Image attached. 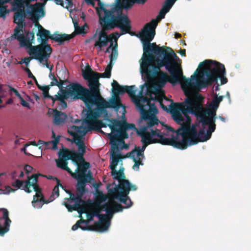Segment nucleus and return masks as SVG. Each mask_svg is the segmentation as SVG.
Wrapping results in <instances>:
<instances>
[{
	"mask_svg": "<svg viewBox=\"0 0 251 251\" xmlns=\"http://www.w3.org/2000/svg\"><path fill=\"white\" fill-rule=\"evenodd\" d=\"M85 88L78 83H73L68 86V88L65 89H61V93H58L54 96V101H58V105L59 108L64 109L67 107V102L65 100L69 98L70 97H73L75 99H80L82 100L81 97H83L85 92Z\"/></svg>",
	"mask_w": 251,
	"mask_h": 251,
	"instance_id": "9",
	"label": "nucleus"
},
{
	"mask_svg": "<svg viewBox=\"0 0 251 251\" xmlns=\"http://www.w3.org/2000/svg\"><path fill=\"white\" fill-rule=\"evenodd\" d=\"M102 209L103 208H101V205H96V208L91 210L94 214L93 215L99 218V221L95 223L94 227L95 230L100 232L106 231L108 229L110 224V220L106 215L100 214Z\"/></svg>",
	"mask_w": 251,
	"mask_h": 251,
	"instance_id": "19",
	"label": "nucleus"
},
{
	"mask_svg": "<svg viewBox=\"0 0 251 251\" xmlns=\"http://www.w3.org/2000/svg\"><path fill=\"white\" fill-rule=\"evenodd\" d=\"M151 130L153 129H151ZM140 134L142 138L141 141L143 144H146V145H149V144H151V143H155L154 142V139H152L151 137L153 136L151 135V133L148 132V131H146V132H142V130H141V132Z\"/></svg>",
	"mask_w": 251,
	"mask_h": 251,
	"instance_id": "35",
	"label": "nucleus"
},
{
	"mask_svg": "<svg viewBox=\"0 0 251 251\" xmlns=\"http://www.w3.org/2000/svg\"><path fill=\"white\" fill-rule=\"evenodd\" d=\"M38 36H40L41 39L45 38H50L56 42L59 43L60 45L62 44L65 41H69L74 37V35H68L66 34H59L54 33L53 35H51L50 31L44 28L39 30L37 33Z\"/></svg>",
	"mask_w": 251,
	"mask_h": 251,
	"instance_id": "21",
	"label": "nucleus"
},
{
	"mask_svg": "<svg viewBox=\"0 0 251 251\" xmlns=\"http://www.w3.org/2000/svg\"><path fill=\"white\" fill-rule=\"evenodd\" d=\"M157 65L151 64L147 66L140 67L141 73L145 74L148 79L157 76L154 80V85L158 88H163L167 82L173 86L181 83L185 95H187L188 88H193V79L186 78L183 74L180 64L175 59L169 60L165 59L156 60Z\"/></svg>",
	"mask_w": 251,
	"mask_h": 251,
	"instance_id": "1",
	"label": "nucleus"
},
{
	"mask_svg": "<svg viewBox=\"0 0 251 251\" xmlns=\"http://www.w3.org/2000/svg\"><path fill=\"white\" fill-rule=\"evenodd\" d=\"M81 98L88 108L85 119L88 126L87 131L99 130L101 127H106L98 119L105 108L117 107L115 100L107 102L100 95L91 92L88 88L85 89L84 95Z\"/></svg>",
	"mask_w": 251,
	"mask_h": 251,
	"instance_id": "4",
	"label": "nucleus"
},
{
	"mask_svg": "<svg viewBox=\"0 0 251 251\" xmlns=\"http://www.w3.org/2000/svg\"><path fill=\"white\" fill-rule=\"evenodd\" d=\"M141 119L145 121L146 125L141 128L142 132L148 131L149 128L158 125L160 122L155 115L158 113V109L155 104H152L150 107L140 111Z\"/></svg>",
	"mask_w": 251,
	"mask_h": 251,
	"instance_id": "15",
	"label": "nucleus"
},
{
	"mask_svg": "<svg viewBox=\"0 0 251 251\" xmlns=\"http://www.w3.org/2000/svg\"><path fill=\"white\" fill-rule=\"evenodd\" d=\"M34 57H25L24 58L23 60V62L25 63V64L27 66L28 65L30 60H31V59H34L33 58Z\"/></svg>",
	"mask_w": 251,
	"mask_h": 251,
	"instance_id": "63",
	"label": "nucleus"
},
{
	"mask_svg": "<svg viewBox=\"0 0 251 251\" xmlns=\"http://www.w3.org/2000/svg\"><path fill=\"white\" fill-rule=\"evenodd\" d=\"M86 132L81 126H80V129H78L76 133L79 136L80 139H82V138L85 135Z\"/></svg>",
	"mask_w": 251,
	"mask_h": 251,
	"instance_id": "51",
	"label": "nucleus"
},
{
	"mask_svg": "<svg viewBox=\"0 0 251 251\" xmlns=\"http://www.w3.org/2000/svg\"><path fill=\"white\" fill-rule=\"evenodd\" d=\"M56 166L58 168L67 171L69 174L72 173V170L68 167V160L63 159L58 157L55 159Z\"/></svg>",
	"mask_w": 251,
	"mask_h": 251,
	"instance_id": "37",
	"label": "nucleus"
},
{
	"mask_svg": "<svg viewBox=\"0 0 251 251\" xmlns=\"http://www.w3.org/2000/svg\"><path fill=\"white\" fill-rule=\"evenodd\" d=\"M107 190V193L103 194L100 189H95L96 191L94 194L95 205L100 206L101 203L106 201V200L108 201V202H110L111 200H114V191L119 190V189Z\"/></svg>",
	"mask_w": 251,
	"mask_h": 251,
	"instance_id": "25",
	"label": "nucleus"
},
{
	"mask_svg": "<svg viewBox=\"0 0 251 251\" xmlns=\"http://www.w3.org/2000/svg\"><path fill=\"white\" fill-rule=\"evenodd\" d=\"M111 175L113 178L118 181L117 185L115 184L113 188H136L134 185H133L126 179H125V176L123 170L121 169L119 171L114 170L111 171Z\"/></svg>",
	"mask_w": 251,
	"mask_h": 251,
	"instance_id": "23",
	"label": "nucleus"
},
{
	"mask_svg": "<svg viewBox=\"0 0 251 251\" xmlns=\"http://www.w3.org/2000/svg\"><path fill=\"white\" fill-rule=\"evenodd\" d=\"M182 130H183V134L187 147L197 144L200 142L205 141L203 140L205 139L206 135L204 128L200 129L198 132L196 125H187L183 127Z\"/></svg>",
	"mask_w": 251,
	"mask_h": 251,
	"instance_id": "13",
	"label": "nucleus"
},
{
	"mask_svg": "<svg viewBox=\"0 0 251 251\" xmlns=\"http://www.w3.org/2000/svg\"><path fill=\"white\" fill-rule=\"evenodd\" d=\"M115 212H121L125 208V206L122 205L121 204L115 201V200H111L109 202Z\"/></svg>",
	"mask_w": 251,
	"mask_h": 251,
	"instance_id": "42",
	"label": "nucleus"
},
{
	"mask_svg": "<svg viewBox=\"0 0 251 251\" xmlns=\"http://www.w3.org/2000/svg\"><path fill=\"white\" fill-rule=\"evenodd\" d=\"M131 190V189H119V190L114 191V192L115 194H123L124 195L126 196V197H128V195Z\"/></svg>",
	"mask_w": 251,
	"mask_h": 251,
	"instance_id": "52",
	"label": "nucleus"
},
{
	"mask_svg": "<svg viewBox=\"0 0 251 251\" xmlns=\"http://www.w3.org/2000/svg\"><path fill=\"white\" fill-rule=\"evenodd\" d=\"M146 95L149 97V98H148L149 101V105L154 104V103H151V100L158 101L160 106L164 110L167 112L169 111L167 107L164 105L163 103V99H165L166 100H169L165 96L156 92L154 88L150 86H147Z\"/></svg>",
	"mask_w": 251,
	"mask_h": 251,
	"instance_id": "22",
	"label": "nucleus"
},
{
	"mask_svg": "<svg viewBox=\"0 0 251 251\" xmlns=\"http://www.w3.org/2000/svg\"><path fill=\"white\" fill-rule=\"evenodd\" d=\"M77 193L76 195H75L73 193L70 189H64V190L68 194L70 195V198L68 199V200H71L72 201H75V203L72 205L68 204L67 202H64V205L68 209V210L70 212H72L73 210H77L80 209L81 210H84L85 208L81 204L82 202L83 204L85 203L84 201L81 200L82 195L88 191V189H76Z\"/></svg>",
	"mask_w": 251,
	"mask_h": 251,
	"instance_id": "18",
	"label": "nucleus"
},
{
	"mask_svg": "<svg viewBox=\"0 0 251 251\" xmlns=\"http://www.w3.org/2000/svg\"><path fill=\"white\" fill-rule=\"evenodd\" d=\"M132 4L137 3L139 4H144L147 0H129Z\"/></svg>",
	"mask_w": 251,
	"mask_h": 251,
	"instance_id": "62",
	"label": "nucleus"
},
{
	"mask_svg": "<svg viewBox=\"0 0 251 251\" xmlns=\"http://www.w3.org/2000/svg\"><path fill=\"white\" fill-rule=\"evenodd\" d=\"M94 215V214L91 211H90V212H89L87 213V217L88 221H91L93 220V218H94V217L95 216V215Z\"/></svg>",
	"mask_w": 251,
	"mask_h": 251,
	"instance_id": "61",
	"label": "nucleus"
},
{
	"mask_svg": "<svg viewBox=\"0 0 251 251\" xmlns=\"http://www.w3.org/2000/svg\"><path fill=\"white\" fill-rule=\"evenodd\" d=\"M58 157L63 159L72 160L74 163H76L75 155L73 154V150H70L66 148L60 149L58 152Z\"/></svg>",
	"mask_w": 251,
	"mask_h": 251,
	"instance_id": "30",
	"label": "nucleus"
},
{
	"mask_svg": "<svg viewBox=\"0 0 251 251\" xmlns=\"http://www.w3.org/2000/svg\"><path fill=\"white\" fill-rule=\"evenodd\" d=\"M112 125H109V127L114 135L112 136L113 140H116V137L120 136L121 140L128 138V134L126 132L128 129H135V126L134 124H128L125 120H118L116 119L111 121Z\"/></svg>",
	"mask_w": 251,
	"mask_h": 251,
	"instance_id": "14",
	"label": "nucleus"
},
{
	"mask_svg": "<svg viewBox=\"0 0 251 251\" xmlns=\"http://www.w3.org/2000/svg\"><path fill=\"white\" fill-rule=\"evenodd\" d=\"M3 217L0 218V236H3L9 230L11 220L8 217L9 212L6 209L2 208Z\"/></svg>",
	"mask_w": 251,
	"mask_h": 251,
	"instance_id": "28",
	"label": "nucleus"
},
{
	"mask_svg": "<svg viewBox=\"0 0 251 251\" xmlns=\"http://www.w3.org/2000/svg\"><path fill=\"white\" fill-rule=\"evenodd\" d=\"M114 200H118L121 203H123L126 205L125 208H129L133 205V202L129 197H126L123 194H115L113 196Z\"/></svg>",
	"mask_w": 251,
	"mask_h": 251,
	"instance_id": "31",
	"label": "nucleus"
},
{
	"mask_svg": "<svg viewBox=\"0 0 251 251\" xmlns=\"http://www.w3.org/2000/svg\"><path fill=\"white\" fill-rule=\"evenodd\" d=\"M144 85L141 86V90L139 91L138 95L136 96L135 95L132 100L140 111L150 107V106H151V105H149V101L148 98L144 96Z\"/></svg>",
	"mask_w": 251,
	"mask_h": 251,
	"instance_id": "27",
	"label": "nucleus"
},
{
	"mask_svg": "<svg viewBox=\"0 0 251 251\" xmlns=\"http://www.w3.org/2000/svg\"><path fill=\"white\" fill-rule=\"evenodd\" d=\"M126 157H130L133 159V162H134V164L132 168L134 170L138 171L139 170V166L140 165H143L142 163V158L139 157V158L137 159V157L135 156V151H131L129 152H128L126 154Z\"/></svg>",
	"mask_w": 251,
	"mask_h": 251,
	"instance_id": "36",
	"label": "nucleus"
},
{
	"mask_svg": "<svg viewBox=\"0 0 251 251\" xmlns=\"http://www.w3.org/2000/svg\"><path fill=\"white\" fill-rule=\"evenodd\" d=\"M168 12L166 10L162 8V9L160 10L158 15L157 17L158 19H163L165 17L166 14Z\"/></svg>",
	"mask_w": 251,
	"mask_h": 251,
	"instance_id": "55",
	"label": "nucleus"
},
{
	"mask_svg": "<svg viewBox=\"0 0 251 251\" xmlns=\"http://www.w3.org/2000/svg\"><path fill=\"white\" fill-rule=\"evenodd\" d=\"M132 151H135V157H138V158H139V157L143 158L144 157L143 152L141 151L140 147H138L137 149Z\"/></svg>",
	"mask_w": 251,
	"mask_h": 251,
	"instance_id": "48",
	"label": "nucleus"
},
{
	"mask_svg": "<svg viewBox=\"0 0 251 251\" xmlns=\"http://www.w3.org/2000/svg\"><path fill=\"white\" fill-rule=\"evenodd\" d=\"M24 169H25V172L27 174H28L31 172V171L33 169V168L30 165H26Z\"/></svg>",
	"mask_w": 251,
	"mask_h": 251,
	"instance_id": "64",
	"label": "nucleus"
},
{
	"mask_svg": "<svg viewBox=\"0 0 251 251\" xmlns=\"http://www.w3.org/2000/svg\"><path fill=\"white\" fill-rule=\"evenodd\" d=\"M118 55V50H112V52L111 54L110 55V59L111 61H112L113 60H115L117 59Z\"/></svg>",
	"mask_w": 251,
	"mask_h": 251,
	"instance_id": "54",
	"label": "nucleus"
},
{
	"mask_svg": "<svg viewBox=\"0 0 251 251\" xmlns=\"http://www.w3.org/2000/svg\"><path fill=\"white\" fill-rule=\"evenodd\" d=\"M39 89L43 91V94L44 97L50 99L52 100L53 102H54V97L50 96L49 94V91L50 86L47 85L43 86L41 88L39 87Z\"/></svg>",
	"mask_w": 251,
	"mask_h": 251,
	"instance_id": "44",
	"label": "nucleus"
},
{
	"mask_svg": "<svg viewBox=\"0 0 251 251\" xmlns=\"http://www.w3.org/2000/svg\"><path fill=\"white\" fill-rule=\"evenodd\" d=\"M74 142L78 147V152L73 150V154L75 155L76 162L79 160H83V156L86 152V146L83 140L78 138L74 140Z\"/></svg>",
	"mask_w": 251,
	"mask_h": 251,
	"instance_id": "29",
	"label": "nucleus"
},
{
	"mask_svg": "<svg viewBox=\"0 0 251 251\" xmlns=\"http://www.w3.org/2000/svg\"><path fill=\"white\" fill-rule=\"evenodd\" d=\"M25 71L27 73L28 77L29 78H32L33 79H35V77L33 75L30 70L29 68H26L25 69Z\"/></svg>",
	"mask_w": 251,
	"mask_h": 251,
	"instance_id": "60",
	"label": "nucleus"
},
{
	"mask_svg": "<svg viewBox=\"0 0 251 251\" xmlns=\"http://www.w3.org/2000/svg\"><path fill=\"white\" fill-rule=\"evenodd\" d=\"M183 130L182 132H176V136L180 135L182 139L178 141L177 138L173 136L172 138H166L164 136L160 130L156 129L155 130H151V135L152 136H156L159 138V139H154V143H159L164 145H170L175 148L180 150H184L187 148V145H186L184 136H183Z\"/></svg>",
	"mask_w": 251,
	"mask_h": 251,
	"instance_id": "12",
	"label": "nucleus"
},
{
	"mask_svg": "<svg viewBox=\"0 0 251 251\" xmlns=\"http://www.w3.org/2000/svg\"><path fill=\"white\" fill-rule=\"evenodd\" d=\"M84 30V26H80L79 25L76 29L75 30V34H85L86 32Z\"/></svg>",
	"mask_w": 251,
	"mask_h": 251,
	"instance_id": "53",
	"label": "nucleus"
},
{
	"mask_svg": "<svg viewBox=\"0 0 251 251\" xmlns=\"http://www.w3.org/2000/svg\"><path fill=\"white\" fill-rule=\"evenodd\" d=\"M25 13L24 10L19 9L16 12L14 16V22L22 28L25 25L24 21Z\"/></svg>",
	"mask_w": 251,
	"mask_h": 251,
	"instance_id": "32",
	"label": "nucleus"
},
{
	"mask_svg": "<svg viewBox=\"0 0 251 251\" xmlns=\"http://www.w3.org/2000/svg\"><path fill=\"white\" fill-rule=\"evenodd\" d=\"M79 129H80V126H73L70 128V129L68 130L69 133L73 137L74 140H76V139L78 138L80 139V137L76 133Z\"/></svg>",
	"mask_w": 251,
	"mask_h": 251,
	"instance_id": "43",
	"label": "nucleus"
},
{
	"mask_svg": "<svg viewBox=\"0 0 251 251\" xmlns=\"http://www.w3.org/2000/svg\"><path fill=\"white\" fill-rule=\"evenodd\" d=\"M49 178L52 179L56 182V185H55L54 186L53 188L57 189V188H59V187H61L62 188H64V187L63 186V185L61 184L58 178H57L56 177H54L52 176H50Z\"/></svg>",
	"mask_w": 251,
	"mask_h": 251,
	"instance_id": "49",
	"label": "nucleus"
},
{
	"mask_svg": "<svg viewBox=\"0 0 251 251\" xmlns=\"http://www.w3.org/2000/svg\"><path fill=\"white\" fill-rule=\"evenodd\" d=\"M77 168L74 173H70L71 176L77 181L76 188H86L87 183H91L94 180L92 173L90 171L86 173L87 170L90 167V164L83 160H79L76 163H74Z\"/></svg>",
	"mask_w": 251,
	"mask_h": 251,
	"instance_id": "8",
	"label": "nucleus"
},
{
	"mask_svg": "<svg viewBox=\"0 0 251 251\" xmlns=\"http://www.w3.org/2000/svg\"><path fill=\"white\" fill-rule=\"evenodd\" d=\"M192 112L203 126H208V129L207 130L205 138L203 140L207 141L209 140L211 138L212 133L214 131L216 128V116L210 117L209 115H207V114L198 113V111H192Z\"/></svg>",
	"mask_w": 251,
	"mask_h": 251,
	"instance_id": "17",
	"label": "nucleus"
},
{
	"mask_svg": "<svg viewBox=\"0 0 251 251\" xmlns=\"http://www.w3.org/2000/svg\"><path fill=\"white\" fill-rule=\"evenodd\" d=\"M168 101H171L169 106L173 119L177 124L181 125V127L177 131L182 132V128L185 126L191 125V119L188 114L194 115L192 112L193 110H195L193 97H187L182 102L174 103L170 99Z\"/></svg>",
	"mask_w": 251,
	"mask_h": 251,
	"instance_id": "7",
	"label": "nucleus"
},
{
	"mask_svg": "<svg viewBox=\"0 0 251 251\" xmlns=\"http://www.w3.org/2000/svg\"><path fill=\"white\" fill-rule=\"evenodd\" d=\"M111 74V71L106 69L103 73L94 72L89 65L86 67L85 70H82V76L84 79L88 81L89 91L99 95H100L99 89L100 85L99 78L100 77L110 78Z\"/></svg>",
	"mask_w": 251,
	"mask_h": 251,
	"instance_id": "10",
	"label": "nucleus"
},
{
	"mask_svg": "<svg viewBox=\"0 0 251 251\" xmlns=\"http://www.w3.org/2000/svg\"><path fill=\"white\" fill-rule=\"evenodd\" d=\"M176 0H166L162 8L169 12Z\"/></svg>",
	"mask_w": 251,
	"mask_h": 251,
	"instance_id": "46",
	"label": "nucleus"
},
{
	"mask_svg": "<svg viewBox=\"0 0 251 251\" xmlns=\"http://www.w3.org/2000/svg\"><path fill=\"white\" fill-rule=\"evenodd\" d=\"M40 176V174H33L31 176H27L28 179L26 181L17 179L12 182V186L17 188H20L24 185L23 188H29L30 186L33 187V188H40L37 184L38 177Z\"/></svg>",
	"mask_w": 251,
	"mask_h": 251,
	"instance_id": "24",
	"label": "nucleus"
},
{
	"mask_svg": "<svg viewBox=\"0 0 251 251\" xmlns=\"http://www.w3.org/2000/svg\"><path fill=\"white\" fill-rule=\"evenodd\" d=\"M111 158L110 159V162L116 164V165H117L119 159L123 157L121 156V154L119 153V149L116 144H113V146L111 147Z\"/></svg>",
	"mask_w": 251,
	"mask_h": 251,
	"instance_id": "33",
	"label": "nucleus"
},
{
	"mask_svg": "<svg viewBox=\"0 0 251 251\" xmlns=\"http://www.w3.org/2000/svg\"><path fill=\"white\" fill-rule=\"evenodd\" d=\"M114 133H113L112 132L108 134V137H109V138L110 139V144H111V147L113 146V144L115 143V144H116V145H117V147L119 148V147H118L119 144L118 143H119L123 144V145L122 147L121 148L122 149L128 148V145L127 144H125L124 140H123V141H122L121 140V138L120 136H117L116 137V140H113V138H112L113 137L112 136H114Z\"/></svg>",
	"mask_w": 251,
	"mask_h": 251,
	"instance_id": "38",
	"label": "nucleus"
},
{
	"mask_svg": "<svg viewBox=\"0 0 251 251\" xmlns=\"http://www.w3.org/2000/svg\"><path fill=\"white\" fill-rule=\"evenodd\" d=\"M86 132L81 126H80V129H78L76 133L79 136L80 139H82V138L85 135Z\"/></svg>",
	"mask_w": 251,
	"mask_h": 251,
	"instance_id": "50",
	"label": "nucleus"
},
{
	"mask_svg": "<svg viewBox=\"0 0 251 251\" xmlns=\"http://www.w3.org/2000/svg\"><path fill=\"white\" fill-rule=\"evenodd\" d=\"M110 206L111 205L109 202H105L101 205V208L104 209L107 215L106 216L111 218L115 212L112 207H111Z\"/></svg>",
	"mask_w": 251,
	"mask_h": 251,
	"instance_id": "40",
	"label": "nucleus"
},
{
	"mask_svg": "<svg viewBox=\"0 0 251 251\" xmlns=\"http://www.w3.org/2000/svg\"><path fill=\"white\" fill-rule=\"evenodd\" d=\"M22 31L18 27L14 29V33L13 36L20 42L21 47H25L29 48L28 53L30 55H34L35 59L38 60L40 62H42L43 58H46V60L49 59L52 52V49L50 45L48 44L49 38L41 39V44L37 46H32V41L34 40V33L33 32H28L24 36L21 33Z\"/></svg>",
	"mask_w": 251,
	"mask_h": 251,
	"instance_id": "6",
	"label": "nucleus"
},
{
	"mask_svg": "<svg viewBox=\"0 0 251 251\" xmlns=\"http://www.w3.org/2000/svg\"><path fill=\"white\" fill-rule=\"evenodd\" d=\"M67 118V115L64 113L58 111L57 110H54L53 122L56 125L63 123Z\"/></svg>",
	"mask_w": 251,
	"mask_h": 251,
	"instance_id": "34",
	"label": "nucleus"
},
{
	"mask_svg": "<svg viewBox=\"0 0 251 251\" xmlns=\"http://www.w3.org/2000/svg\"><path fill=\"white\" fill-rule=\"evenodd\" d=\"M54 192H52L51 195L48 200H46L42 192V189H34L36 192L35 195L33 197L32 201V205L34 208H41L44 204L49 203L52 201L56 198L59 196V189H52Z\"/></svg>",
	"mask_w": 251,
	"mask_h": 251,
	"instance_id": "20",
	"label": "nucleus"
},
{
	"mask_svg": "<svg viewBox=\"0 0 251 251\" xmlns=\"http://www.w3.org/2000/svg\"><path fill=\"white\" fill-rule=\"evenodd\" d=\"M59 142V136L58 137L55 138L51 142H49L50 143H52L53 144L52 149L56 150L57 149V144Z\"/></svg>",
	"mask_w": 251,
	"mask_h": 251,
	"instance_id": "56",
	"label": "nucleus"
},
{
	"mask_svg": "<svg viewBox=\"0 0 251 251\" xmlns=\"http://www.w3.org/2000/svg\"><path fill=\"white\" fill-rule=\"evenodd\" d=\"M17 189H0V194H9L10 192H14Z\"/></svg>",
	"mask_w": 251,
	"mask_h": 251,
	"instance_id": "58",
	"label": "nucleus"
},
{
	"mask_svg": "<svg viewBox=\"0 0 251 251\" xmlns=\"http://www.w3.org/2000/svg\"><path fill=\"white\" fill-rule=\"evenodd\" d=\"M112 92L114 95V98L110 100H115L117 103V107H113L116 110H118L121 107H123L124 109L125 107L121 103L120 98L119 96L120 94H123L126 93V86L120 85L118 82L115 80H113L112 83Z\"/></svg>",
	"mask_w": 251,
	"mask_h": 251,
	"instance_id": "26",
	"label": "nucleus"
},
{
	"mask_svg": "<svg viewBox=\"0 0 251 251\" xmlns=\"http://www.w3.org/2000/svg\"><path fill=\"white\" fill-rule=\"evenodd\" d=\"M226 71L225 66L218 62L211 60H205L201 62L195 73L191 76V79H196L193 82V88L200 90L213 83L218 82L220 78L222 84L227 82L226 77Z\"/></svg>",
	"mask_w": 251,
	"mask_h": 251,
	"instance_id": "5",
	"label": "nucleus"
},
{
	"mask_svg": "<svg viewBox=\"0 0 251 251\" xmlns=\"http://www.w3.org/2000/svg\"><path fill=\"white\" fill-rule=\"evenodd\" d=\"M9 91L10 92H13L15 95L19 99H20L21 98H22V97L21 96V95H20V94L19 93V92L17 91V90H16L15 88L11 87V86H9Z\"/></svg>",
	"mask_w": 251,
	"mask_h": 251,
	"instance_id": "57",
	"label": "nucleus"
},
{
	"mask_svg": "<svg viewBox=\"0 0 251 251\" xmlns=\"http://www.w3.org/2000/svg\"><path fill=\"white\" fill-rule=\"evenodd\" d=\"M158 22L156 20H151L150 22L144 25L138 34V37L140 38L142 43L144 52L140 67L153 64L155 59L154 54L162 57L161 59L167 58L168 61L178 58L171 48L166 46L159 47L155 43H151L155 35V28Z\"/></svg>",
	"mask_w": 251,
	"mask_h": 251,
	"instance_id": "3",
	"label": "nucleus"
},
{
	"mask_svg": "<svg viewBox=\"0 0 251 251\" xmlns=\"http://www.w3.org/2000/svg\"><path fill=\"white\" fill-rule=\"evenodd\" d=\"M224 96L218 97L216 94L209 107L205 109L203 106V97L200 94H196L193 97L195 106L194 111H198V113L207 114L210 117L216 116V111L219 107L220 103L223 100Z\"/></svg>",
	"mask_w": 251,
	"mask_h": 251,
	"instance_id": "11",
	"label": "nucleus"
},
{
	"mask_svg": "<svg viewBox=\"0 0 251 251\" xmlns=\"http://www.w3.org/2000/svg\"><path fill=\"white\" fill-rule=\"evenodd\" d=\"M49 77L50 78L52 79V81L50 82V86H53V85H56L57 86L60 90V91L61 92V89H63L62 88L63 87V81L60 79V82H59L56 78V77L54 76L53 74H52L51 73H50L49 75Z\"/></svg>",
	"mask_w": 251,
	"mask_h": 251,
	"instance_id": "39",
	"label": "nucleus"
},
{
	"mask_svg": "<svg viewBox=\"0 0 251 251\" xmlns=\"http://www.w3.org/2000/svg\"><path fill=\"white\" fill-rule=\"evenodd\" d=\"M9 10L7 9L6 6H0V17L3 19L5 18L6 15L8 14Z\"/></svg>",
	"mask_w": 251,
	"mask_h": 251,
	"instance_id": "47",
	"label": "nucleus"
},
{
	"mask_svg": "<svg viewBox=\"0 0 251 251\" xmlns=\"http://www.w3.org/2000/svg\"><path fill=\"white\" fill-rule=\"evenodd\" d=\"M20 101H21V104H22V106H24V107H25L26 108H30V104L27 102L23 98H21L20 99Z\"/></svg>",
	"mask_w": 251,
	"mask_h": 251,
	"instance_id": "59",
	"label": "nucleus"
},
{
	"mask_svg": "<svg viewBox=\"0 0 251 251\" xmlns=\"http://www.w3.org/2000/svg\"><path fill=\"white\" fill-rule=\"evenodd\" d=\"M36 0H27L25 2V5L27 7V13L31 16V20L34 23L36 26H37L39 30L44 28L39 23V19L41 16H44V4L41 2H36L34 4H30L32 1Z\"/></svg>",
	"mask_w": 251,
	"mask_h": 251,
	"instance_id": "16",
	"label": "nucleus"
},
{
	"mask_svg": "<svg viewBox=\"0 0 251 251\" xmlns=\"http://www.w3.org/2000/svg\"><path fill=\"white\" fill-rule=\"evenodd\" d=\"M87 221L83 220V219H80L79 220L77 221L76 223L72 226V229L74 231L76 230L78 228H80L83 230H85L89 229V228L87 226H80V224L82 223H87Z\"/></svg>",
	"mask_w": 251,
	"mask_h": 251,
	"instance_id": "41",
	"label": "nucleus"
},
{
	"mask_svg": "<svg viewBox=\"0 0 251 251\" xmlns=\"http://www.w3.org/2000/svg\"><path fill=\"white\" fill-rule=\"evenodd\" d=\"M97 12L102 29L98 33V38L95 42L94 47L100 51L109 42L113 43L112 37L114 34L108 35L106 31L119 27L121 29V34L130 33L131 25L130 20L123 13V8L120 4H117L110 10H108L104 7L103 3L99 0Z\"/></svg>",
	"mask_w": 251,
	"mask_h": 251,
	"instance_id": "2",
	"label": "nucleus"
},
{
	"mask_svg": "<svg viewBox=\"0 0 251 251\" xmlns=\"http://www.w3.org/2000/svg\"><path fill=\"white\" fill-rule=\"evenodd\" d=\"M126 93H127L129 97L133 100L136 93L135 86H126Z\"/></svg>",
	"mask_w": 251,
	"mask_h": 251,
	"instance_id": "45",
	"label": "nucleus"
}]
</instances>
